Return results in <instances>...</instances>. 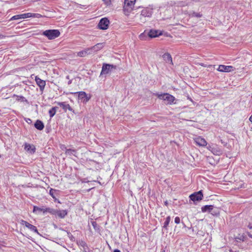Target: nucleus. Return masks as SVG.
<instances>
[{
	"instance_id": "nucleus-24",
	"label": "nucleus",
	"mask_w": 252,
	"mask_h": 252,
	"mask_svg": "<svg viewBox=\"0 0 252 252\" xmlns=\"http://www.w3.org/2000/svg\"><path fill=\"white\" fill-rule=\"evenodd\" d=\"M103 47V43H97L94 46H93V50H94L95 53L97 52V51H99L100 49H101Z\"/></svg>"
},
{
	"instance_id": "nucleus-4",
	"label": "nucleus",
	"mask_w": 252,
	"mask_h": 252,
	"mask_svg": "<svg viewBox=\"0 0 252 252\" xmlns=\"http://www.w3.org/2000/svg\"><path fill=\"white\" fill-rule=\"evenodd\" d=\"M116 68V66L107 63H103L100 75L107 74L111 72L113 69Z\"/></svg>"
},
{
	"instance_id": "nucleus-40",
	"label": "nucleus",
	"mask_w": 252,
	"mask_h": 252,
	"mask_svg": "<svg viewBox=\"0 0 252 252\" xmlns=\"http://www.w3.org/2000/svg\"><path fill=\"white\" fill-rule=\"evenodd\" d=\"M71 82H72V81H71V80H69V81H68V85L70 84L71 83Z\"/></svg>"
},
{
	"instance_id": "nucleus-11",
	"label": "nucleus",
	"mask_w": 252,
	"mask_h": 252,
	"mask_svg": "<svg viewBox=\"0 0 252 252\" xmlns=\"http://www.w3.org/2000/svg\"><path fill=\"white\" fill-rule=\"evenodd\" d=\"M195 143L199 146L205 147L207 145V142L205 139L200 136H198L193 139Z\"/></svg>"
},
{
	"instance_id": "nucleus-18",
	"label": "nucleus",
	"mask_w": 252,
	"mask_h": 252,
	"mask_svg": "<svg viewBox=\"0 0 252 252\" xmlns=\"http://www.w3.org/2000/svg\"><path fill=\"white\" fill-rule=\"evenodd\" d=\"M55 213L52 215H57L60 218H64L67 214L66 210H57L54 209Z\"/></svg>"
},
{
	"instance_id": "nucleus-31",
	"label": "nucleus",
	"mask_w": 252,
	"mask_h": 252,
	"mask_svg": "<svg viewBox=\"0 0 252 252\" xmlns=\"http://www.w3.org/2000/svg\"><path fill=\"white\" fill-rule=\"evenodd\" d=\"M21 15V14L14 15L11 18L10 20L12 21L22 19V17Z\"/></svg>"
},
{
	"instance_id": "nucleus-3",
	"label": "nucleus",
	"mask_w": 252,
	"mask_h": 252,
	"mask_svg": "<svg viewBox=\"0 0 252 252\" xmlns=\"http://www.w3.org/2000/svg\"><path fill=\"white\" fill-rule=\"evenodd\" d=\"M152 10L150 8H146L143 9L139 15L141 22L145 23L146 21V18L150 17L152 15Z\"/></svg>"
},
{
	"instance_id": "nucleus-1",
	"label": "nucleus",
	"mask_w": 252,
	"mask_h": 252,
	"mask_svg": "<svg viewBox=\"0 0 252 252\" xmlns=\"http://www.w3.org/2000/svg\"><path fill=\"white\" fill-rule=\"evenodd\" d=\"M60 32L58 30H48L43 32V35L47 37L49 39L52 40L60 35Z\"/></svg>"
},
{
	"instance_id": "nucleus-23",
	"label": "nucleus",
	"mask_w": 252,
	"mask_h": 252,
	"mask_svg": "<svg viewBox=\"0 0 252 252\" xmlns=\"http://www.w3.org/2000/svg\"><path fill=\"white\" fill-rule=\"evenodd\" d=\"M59 191V190L53 189H51L49 190L50 195L54 199L55 201L57 200L56 196L58 195Z\"/></svg>"
},
{
	"instance_id": "nucleus-27",
	"label": "nucleus",
	"mask_w": 252,
	"mask_h": 252,
	"mask_svg": "<svg viewBox=\"0 0 252 252\" xmlns=\"http://www.w3.org/2000/svg\"><path fill=\"white\" fill-rule=\"evenodd\" d=\"M189 15L191 17H195L197 18L201 17L202 15L200 13H196L195 12H191L189 14Z\"/></svg>"
},
{
	"instance_id": "nucleus-15",
	"label": "nucleus",
	"mask_w": 252,
	"mask_h": 252,
	"mask_svg": "<svg viewBox=\"0 0 252 252\" xmlns=\"http://www.w3.org/2000/svg\"><path fill=\"white\" fill-rule=\"evenodd\" d=\"M21 223L23 225H25L27 228H28L31 231L36 232L37 233H38V230L35 226H34V225L30 224V223L28 222L27 221H26L25 220H22Z\"/></svg>"
},
{
	"instance_id": "nucleus-12",
	"label": "nucleus",
	"mask_w": 252,
	"mask_h": 252,
	"mask_svg": "<svg viewBox=\"0 0 252 252\" xmlns=\"http://www.w3.org/2000/svg\"><path fill=\"white\" fill-rule=\"evenodd\" d=\"M208 149L214 154L215 155H220L222 154V150L218 147L217 145L214 146H209Z\"/></svg>"
},
{
	"instance_id": "nucleus-5",
	"label": "nucleus",
	"mask_w": 252,
	"mask_h": 252,
	"mask_svg": "<svg viewBox=\"0 0 252 252\" xmlns=\"http://www.w3.org/2000/svg\"><path fill=\"white\" fill-rule=\"evenodd\" d=\"M136 0H125L124 10L129 12L133 9Z\"/></svg>"
},
{
	"instance_id": "nucleus-43",
	"label": "nucleus",
	"mask_w": 252,
	"mask_h": 252,
	"mask_svg": "<svg viewBox=\"0 0 252 252\" xmlns=\"http://www.w3.org/2000/svg\"><path fill=\"white\" fill-rule=\"evenodd\" d=\"M30 121H31V119H29L28 122H30Z\"/></svg>"
},
{
	"instance_id": "nucleus-13",
	"label": "nucleus",
	"mask_w": 252,
	"mask_h": 252,
	"mask_svg": "<svg viewBox=\"0 0 252 252\" xmlns=\"http://www.w3.org/2000/svg\"><path fill=\"white\" fill-rule=\"evenodd\" d=\"M162 34V32L158 30H151L148 33L147 35L150 38H154L158 37Z\"/></svg>"
},
{
	"instance_id": "nucleus-29",
	"label": "nucleus",
	"mask_w": 252,
	"mask_h": 252,
	"mask_svg": "<svg viewBox=\"0 0 252 252\" xmlns=\"http://www.w3.org/2000/svg\"><path fill=\"white\" fill-rule=\"evenodd\" d=\"M170 220H171V218H170V216H168L166 218V220H165V222H164V225H163L164 228L167 227V226L168 225V224L170 221Z\"/></svg>"
},
{
	"instance_id": "nucleus-47",
	"label": "nucleus",
	"mask_w": 252,
	"mask_h": 252,
	"mask_svg": "<svg viewBox=\"0 0 252 252\" xmlns=\"http://www.w3.org/2000/svg\"><path fill=\"white\" fill-rule=\"evenodd\" d=\"M164 252V251H163V252Z\"/></svg>"
},
{
	"instance_id": "nucleus-41",
	"label": "nucleus",
	"mask_w": 252,
	"mask_h": 252,
	"mask_svg": "<svg viewBox=\"0 0 252 252\" xmlns=\"http://www.w3.org/2000/svg\"><path fill=\"white\" fill-rule=\"evenodd\" d=\"M182 223H183V226H184V227H185V226H186L184 222H182Z\"/></svg>"
},
{
	"instance_id": "nucleus-6",
	"label": "nucleus",
	"mask_w": 252,
	"mask_h": 252,
	"mask_svg": "<svg viewBox=\"0 0 252 252\" xmlns=\"http://www.w3.org/2000/svg\"><path fill=\"white\" fill-rule=\"evenodd\" d=\"M75 94H78L79 99L81 100L83 103L87 102L91 98V95L87 94L83 91L76 92Z\"/></svg>"
},
{
	"instance_id": "nucleus-33",
	"label": "nucleus",
	"mask_w": 252,
	"mask_h": 252,
	"mask_svg": "<svg viewBox=\"0 0 252 252\" xmlns=\"http://www.w3.org/2000/svg\"><path fill=\"white\" fill-rule=\"evenodd\" d=\"M87 52H88V55H92V54H94L95 53L94 51V50H93V47H91V48H87Z\"/></svg>"
},
{
	"instance_id": "nucleus-39",
	"label": "nucleus",
	"mask_w": 252,
	"mask_h": 252,
	"mask_svg": "<svg viewBox=\"0 0 252 252\" xmlns=\"http://www.w3.org/2000/svg\"><path fill=\"white\" fill-rule=\"evenodd\" d=\"M113 252H121V251L118 249H115Z\"/></svg>"
},
{
	"instance_id": "nucleus-42",
	"label": "nucleus",
	"mask_w": 252,
	"mask_h": 252,
	"mask_svg": "<svg viewBox=\"0 0 252 252\" xmlns=\"http://www.w3.org/2000/svg\"><path fill=\"white\" fill-rule=\"evenodd\" d=\"M66 79H69V76H66Z\"/></svg>"
},
{
	"instance_id": "nucleus-7",
	"label": "nucleus",
	"mask_w": 252,
	"mask_h": 252,
	"mask_svg": "<svg viewBox=\"0 0 252 252\" xmlns=\"http://www.w3.org/2000/svg\"><path fill=\"white\" fill-rule=\"evenodd\" d=\"M203 195L202 190L195 192L189 195V198L194 202L196 201H199L203 198Z\"/></svg>"
},
{
	"instance_id": "nucleus-37",
	"label": "nucleus",
	"mask_w": 252,
	"mask_h": 252,
	"mask_svg": "<svg viewBox=\"0 0 252 252\" xmlns=\"http://www.w3.org/2000/svg\"><path fill=\"white\" fill-rule=\"evenodd\" d=\"M106 4L109 5L111 3V0H102Z\"/></svg>"
},
{
	"instance_id": "nucleus-20",
	"label": "nucleus",
	"mask_w": 252,
	"mask_h": 252,
	"mask_svg": "<svg viewBox=\"0 0 252 252\" xmlns=\"http://www.w3.org/2000/svg\"><path fill=\"white\" fill-rule=\"evenodd\" d=\"M34 126L38 130H41L44 128V125L42 121L38 120L35 122Z\"/></svg>"
},
{
	"instance_id": "nucleus-46",
	"label": "nucleus",
	"mask_w": 252,
	"mask_h": 252,
	"mask_svg": "<svg viewBox=\"0 0 252 252\" xmlns=\"http://www.w3.org/2000/svg\"><path fill=\"white\" fill-rule=\"evenodd\" d=\"M2 35L0 34V38L1 37Z\"/></svg>"
},
{
	"instance_id": "nucleus-30",
	"label": "nucleus",
	"mask_w": 252,
	"mask_h": 252,
	"mask_svg": "<svg viewBox=\"0 0 252 252\" xmlns=\"http://www.w3.org/2000/svg\"><path fill=\"white\" fill-rule=\"evenodd\" d=\"M22 19L32 17V13H24L21 14Z\"/></svg>"
},
{
	"instance_id": "nucleus-10",
	"label": "nucleus",
	"mask_w": 252,
	"mask_h": 252,
	"mask_svg": "<svg viewBox=\"0 0 252 252\" xmlns=\"http://www.w3.org/2000/svg\"><path fill=\"white\" fill-rule=\"evenodd\" d=\"M235 67L231 65H220L217 70L220 72H229L235 70Z\"/></svg>"
},
{
	"instance_id": "nucleus-28",
	"label": "nucleus",
	"mask_w": 252,
	"mask_h": 252,
	"mask_svg": "<svg viewBox=\"0 0 252 252\" xmlns=\"http://www.w3.org/2000/svg\"><path fill=\"white\" fill-rule=\"evenodd\" d=\"M76 151L73 149H66L65 154L68 156L75 155Z\"/></svg>"
},
{
	"instance_id": "nucleus-9",
	"label": "nucleus",
	"mask_w": 252,
	"mask_h": 252,
	"mask_svg": "<svg viewBox=\"0 0 252 252\" xmlns=\"http://www.w3.org/2000/svg\"><path fill=\"white\" fill-rule=\"evenodd\" d=\"M109 23V21L107 18H103L100 20L98 27L101 30H106L108 28Z\"/></svg>"
},
{
	"instance_id": "nucleus-45",
	"label": "nucleus",
	"mask_w": 252,
	"mask_h": 252,
	"mask_svg": "<svg viewBox=\"0 0 252 252\" xmlns=\"http://www.w3.org/2000/svg\"><path fill=\"white\" fill-rule=\"evenodd\" d=\"M249 227H250V229L252 228V226H249Z\"/></svg>"
},
{
	"instance_id": "nucleus-35",
	"label": "nucleus",
	"mask_w": 252,
	"mask_h": 252,
	"mask_svg": "<svg viewBox=\"0 0 252 252\" xmlns=\"http://www.w3.org/2000/svg\"><path fill=\"white\" fill-rule=\"evenodd\" d=\"M146 33H145V32L141 33L140 35H139V38L141 39V40H145L146 39Z\"/></svg>"
},
{
	"instance_id": "nucleus-16",
	"label": "nucleus",
	"mask_w": 252,
	"mask_h": 252,
	"mask_svg": "<svg viewBox=\"0 0 252 252\" xmlns=\"http://www.w3.org/2000/svg\"><path fill=\"white\" fill-rule=\"evenodd\" d=\"M57 104L59 106L61 107L65 112H66L67 110L70 111H73V109L70 106L65 102H57Z\"/></svg>"
},
{
	"instance_id": "nucleus-25",
	"label": "nucleus",
	"mask_w": 252,
	"mask_h": 252,
	"mask_svg": "<svg viewBox=\"0 0 252 252\" xmlns=\"http://www.w3.org/2000/svg\"><path fill=\"white\" fill-rule=\"evenodd\" d=\"M57 109H58V107H53L49 111L50 118H52L55 115Z\"/></svg>"
},
{
	"instance_id": "nucleus-38",
	"label": "nucleus",
	"mask_w": 252,
	"mask_h": 252,
	"mask_svg": "<svg viewBox=\"0 0 252 252\" xmlns=\"http://www.w3.org/2000/svg\"><path fill=\"white\" fill-rule=\"evenodd\" d=\"M20 97H21V98L22 99V100L23 101H27V100L26 99V98L24 96H21Z\"/></svg>"
},
{
	"instance_id": "nucleus-44",
	"label": "nucleus",
	"mask_w": 252,
	"mask_h": 252,
	"mask_svg": "<svg viewBox=\"0 0 252 252\" xmlns=\"http://www.w3.org/2000/svg\"><path fill=\"white\" fill-rule=\"evenodd\" d=\"M30 121H31V119H29L28 122H30Z\"/></svg>"
},
{
	"instance_id": "nucleus-2",
	"label": "nucleus",
	"mask_w": 252,
	"mask_h": 252,
	"mask_svg": "<svg viewBox=\"0 0 252 252\" xmlns=\"http://www.w3.org/2000/svg\"><path fill=\"white\" fill-rule=\"evenodd\" d=\"M154 95L157 96L160 99L166 101L168 104H172L175 100V97L173 95L168 93H164L161 94L158 93H155L154 94Z\"/></svg>"
},
{
	"instance_id": "nucleus-19",
	"label": "nucleus",
	"mask_w": 252,
	"mask_h": 252,
	"mask_svg": "<svg viewBox=\"0 0 252 252\" xmlns=\"http://www.w3.org/2000/svg\"><path fill=\"white\" fill-rule=\"evenodd\" d=\"M25 149L27 151L29 152L31 154L34 153L36 149L34 146L27 143L25 145Z\"/></svg>"
},
{
	"instance_id": "nucleus-36",
	"label": "nucleus",
	"mask_w": 252,
	"mask_h": 252,
	"mask_svg": "<svg viewBox=\"0 0 252 252\" xmlns=\"http://www.w3.org/2000/svg\"><path fill=\"white\" fill-rule=\"evenodd\" d=\"M175 223H176V224H179L180 223V221H181V220H180V219L179 217H176L175 218Z\"/></svg>"
},
{
	"instance_id": "nucleus-21",
	"label": "nucleus",
	"mask_w": 252,
	"mask_h": 252,
	"mask_svg": "<svg viewBox=\"0 0 252 252\" xmlns=\"http://www.w3.org/2000/svg\"><path fill=\"white\" fill-rule=\"evenodd\" d=\"M78 245L83 248V251L84 252H88V247L86 243L84 241H80L78 243Z\"/></svg>"
},
{
	"instance_id": "nucleus-32",
	"label": "nucleus",
	"mask_w": 252,
	"mask_h": 252,
	"mask_svg": "<svg viewBox=\"0 0 252 252\" xmlns=\"http://www.w3.org/2000/svg\"><path fill=\"white\" fill-rule=\"evenodd\" d=\"M92 224L94 227V228L95 230H99V226L98 225V224H97L96 222L94 221H92Z\"/></svg>"
},
{
	"instance_id": "nucleus-14",
	"label": "nucleus",
	"mask_w": 252,
	"mask_h": 252,
	"mask_svg": "<svg viewBox=\"0 0 252 252\" xmlns=\"http://www.w3.org/2000/svg\"><path fill=\"white\" fill-rule=\"evenodd\" d=\"M35 80L36 83V84L39 86L40 91H43L46 85L45 81L44 80L41 79L37 76L35 77Z\"/></svg>"
},
{
	"instance_id": "nucleus-8",
	"label": "nucleus",
	"mask_w": 252,
	"mask_h": 252,
	"mask_svg": "<svg viewBox=\"0 0 252 252\" xmlns=\"http://www.w3.org/2000/svg\"><path fill=\"white\" fill-rule=\"evenodd\" d=\"M42 212L43 214L45 213H49L50 214H54L55 211L54 209L50 208L39 207L36 206H33V212L36 213V212Z\"/></svg>"
},
{
	"instance_id": "nucleus-17",
	"label": "nucleus",
	"mask_w": 252,
	"mask_h": 252,
	"mask_svg": "<svg viewBox=\"0 0 252 252\" xmlns=\"http://www.w3.org/2000/svg\"><path fill=\"white\" fill-rule=\"evenodd\" d=\"M162 58L167 63L173 65L172 58L171 55L168 53H166L162 55Z\"/></svg>"
},
{
	"instance_id": "nucleus-34",
	"label": "nucleus",
	"mask_w": 252,
	"mask_h": 252,
	"mask_svg": "<svg viewBox=\"0 0 252 252\" xmlns=\"http://www.w3.org/2000/svg\"><path fill=\"white\" fill-rule=\"evenodd\" d=\"M42 16L38 13H32V17L39 18L42 17Z\"/></svg>"
},
{
	"instance_id": "nucleus-26",
	"label": "nucleus",
	"mask_w": 252,
	"mask_h": 252,
	"mask_svg": "<svg viewBox=\"0 0 252 252\" xmlns=\"http://www.w3.org/2000/svg\"><path fill=\"white\" fill-rule=\"evenodd\" d=\"M88 55L87 48L77 53V56L80 57H84Z\"/></svg>"
},
{
	"instance_id": "nucleus-22",
	"label": "nucleus",
	"mask_w": 252,
	"mask_h": 252,
	"mask_svg": "<svg viewBox=\"0 0 252 252\" xmlns=\"http://www.w3.org/2000/svg\"><path fill=\"white\" fill-rule=\"evenodd\" d=\"M214 208L213 205H205L201 208V211L202 212H209L211 213V211Z\"/></svg>"
}]
</instances>
